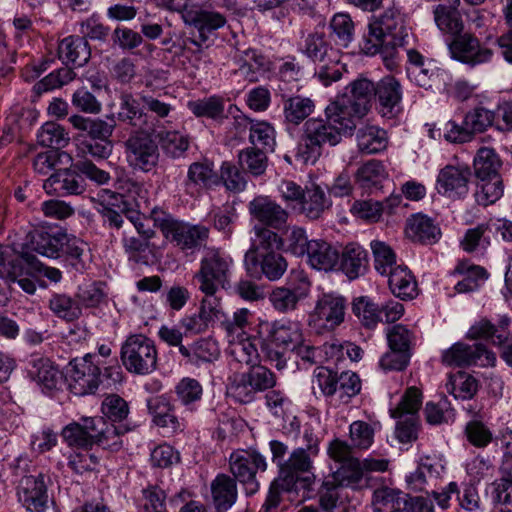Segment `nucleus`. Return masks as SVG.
I'll list each match as a JSON object with an SVG mask.
<instances>
[{
    "mask_svg": "<svg viewBox=\"0 0 512 512\" xmlns=\"http://www.w3.org/2000/svg\"><path fill=\"white\" fill-rule=\"evenodd\" d=\"M410 38V29L405 25L404 16L399 10L389 8L369 23L362 50L367 55L382 54L386 66L391 68L396 49L407 45Z\"/></svg>",
    "mask_w": 512,
    "mask_h": 512,
    "instance_id": "1",
    "label": "nucleus"
},
{
    "mask_svg": "<svg viewBox=\"0 0 512 512\" xmlns=\"http://www.w3.org/2000/svg\"><path fill=\"white\" fill-rule=\"evenodd\" d=\"M303 438L307 442L306 447L296 448L290 453L276 478V485H281L286 492L308 490L315 480L312 458L319 451L318 439L308 430L304 432Z\"/></svg>",
    "mask_w": 512,
    "mask_h": 512,
    "instance_id": "2",
    "label": "nucleus"
},
{
    "mask_svg": "<svg viewBox=\"0 0 512 512\" xmlns=\"http://www.w3.org/2000/svg\"><path fill=\"white\" fill-rule=\"evenodd\" d=\"M158 352L144 334L129 335L121 345L120 358L125 369L135 375H148L157 368Z\"/></svg>",
    "mask_w": 512,
    "mask_h": 512,
    "instance_id": "3",
    "label": "nucleus"
},
{
    "mask_svg": "<svg viewBox=\"0 0 512 512\" xmlns=\"http://www.w3.org/2000/svg\"><path fill=\"white\" fill-rule=\"evenodd\" d=\"M232 259L217 249H209L201 259L200 269L194 278L198 288L206 296L212 297L219 288L229 286Z\"/></svg>",
    "mask_w": 512,
    "mask_h": 512,
    "instance_id": "4",
    "label": "nucleus"
},
{
    "mask_svg": "<svg viewBox=\"0 0 512 512\" xmlns=\"http://www.w3.org/2000/svg\"><path fill=\"white\" fill-rule=\"evenodd\" d=\"M152 216L164 237L175 243L181 250L201 247L209 237V229L203 225L179 222L163 212L153 210Z\"/></svg>",
    "mask_w": 512,
    "mask_h": 512,
    "instance_id": "5",
    "label": "nucleus"
},
{
    "mask_svg": "<svg viewBox=\"0 0 512 512\" xmlns=\"http://www.w3.org/2000/svg\"><path fill=\"white\" fill-rule=\"evenodd\" d=\"M342 133L325 116V118H310L304 124L303 141L305 150L299 148L304 161H315L320 155L323 145L335 146L340 143Z\"/></svg>",
    "mask_w": 512,
    "mask_h": 512,
    "instance_id": "6",
    "label": "nucleus"
},
{
    "mask_svg": "<svg viewBox=\"0 0 512 512\" xmlns=\"http://www.w3.org/2000/svg\"><path fill=\"white\" fill-rule=\"evenodd\" d=\"M229 466L233 478L244 486L247 496H252L259 490L256 473L267 469L264 456L255 450H237L230 455Z\"/></svg>",
    "mask_w": 512,
    "mask_h": 512,
    "instance_id": "7",
    "label": "nucleus"
},
{
    "mask_svg": "<svg viewBox=\"0 0 512 512\" xmlns=\"http://www.w3.org/2000/svg\"><path fill=\"white\" fill-rule=\"evenodd\" d=\"M304 52L317 63L316 73L321 80L325 81L326 85L329 81L339 79L340 72L336 69L340 61L338 50L330 46L324 34L316 32L308 35L305 40Z\"/></svg>",
    "mask_w": 512,
    "mask_h": 512,
    "instance_id": "8",
    "label": "nucleus"
},
{
    "mask_svg": "<svg viewBox=\"0 0 512 512\" xmlns=\"http://www.w3.org/2000/svg\"><path fill=\"white\" fill-rule=\"evenodd\" d=\"M422 403V394L416 387L406 390L397 407L391 410V416L398 418L396 437L401 443H410L418 437L417 412Z\"/></svg>",
    "mask_w": 512,
    "mask_h": 512,
    "instance_id": "9",
    "label": "nucleus"
},
{
    "mask_svg": "<svg viewBox=\"0 0 512 512\" xmlns=\"http://www.w3.org/2000/svg\"><path fill=\"white\" fill-rule=\"evenodd\" d=\"M124 153L128 165L142 172L152 171L159 162L157 143L145 133H132L124 142Z\"/></svg>",
    "mask_w": 512,
    "mask_h": 512,
    "instance_id": "10",
    "label": "nucleus"
},
{
    "mask_svg": "<svg viewBox=\"0 0 512 512\" xmlns=\"http://www.w3.org/2000/svg\"><path fill=\"white\" fill-rule=\"evenodd\" d=\"M494 113L484 107H476L469 111L462 122L447 123L445 138L451 142L465 143L472 139L474 134L484 132L492 125Z\"/></svg>",
    "mask_w": 512,
    "mask_h": 512,
    "instance_id": "11",
    "label": "nucleus"
},
{
    "mask_svg": "<svg viewBox=\"0 0 512 512\" xmlns=\"http://www.w3.org/2000/svg\"><path fill=\"white\" fill-rule=\"evenodd\" d=\"M496 357L481 343L468 345L456 343L442 355V361L449 366L464 367L470 365L492 366Z\"/></svg>",
    "mask_w": 512,
    "mask_h": 512,
    "instance_id": "12",
    "label": "nucleus"
},
{
    "mask_svg": "<svg viewBox=\"0 0 512 512\" xmlns=\"http://www.w3.org/2000/svg\"><path fill=\"white\" fill-rule=\"evenodd\" d=\"M366 114L358 111L348 93L338 95L325 109V116L336 126L342 135H352L357 122Z\"/></svg>",
    "mask_w": 512,
    "mask_h": 512,
    "instance_id": "13",
    "label": "nucleus"
},
{
    "mask_svg": "<svg viewBox=\"0 0 512 512\" xmlns=\"http://www.w3.org/2000/svg\"><path fill=\"white\" fill-rule=\"evenodd\" d=\"M346 306L347 301L343 296L323 294L316 302L311 321L319 327L334 329L344 321Z\"/></svg>",
    "mask_w": 512,
    "mask_h": 512,
    "instance_id": "14",
    "label": "nucleus"
},
{
    "mask_svg": "<svg viewBox=\"0 0 512 512\" xmlns=\"http://www.w3.org/2000/svg\"><path fill=\"white\" fill-rule=\"evenodd\" d=\"M453 59L470 66L487 63L493 56V51L481 46L479 40L472 34H459L449 44Z\"/></svg>",
    "mask_w": 512,
    "mask_h": 512,
    "instance_id": "15",
    "label": "nucleus"
},
{
    "mask_svg": "<svg viewBox=\"0 0 512 512\" xmlns=\"http://www.w3.org/2000/svg\"><path fill=\"white\" fill-rule=\"evenodd\" d=\"M46 479L43 473L22 477L18 486L20 502L31 512H43L47 507L48 495Z\"/></svg>",
    "mask_w": 512,
    "mask_h": 512,
    "instance_id": "16",
    "label": "nucleus"
},
{
    "mask_svg": "<svg viewBox=\"0 0 512 512\" xmlns=\"http://www.w3.org/2000/svg\"><path fill=\"white\" fill-rule=\"evenodd\" d=\"M223 315L219 300L206 296L202 299L198 311L184 316L180 324L186 333L199 334L205 332L211 323L220 320Z\"/></svg>",
    "mask_w": 512,
    "mask_h": 512,
    "instance_id": "17",
    "label": "nucleus"
},
{
    "mask_svg": "<svg viewBox=\"0 0 512 512\" xmlns=\"http://www.w3.org/2000/svg\"><path fill=\"white\" fill-rule=\"evenodd\" d=\"M509 325L510 318L507 316H502L497 326L489 320L482 319L469 329L468 336L472 339L484 338L499 346L502 350V357L508 363L505 352L512 347V337L506 330Z\"/></svg>",
    "mask_w": 512,
    "mask_h": 512,
    "instance_id": "18",
    "label": "nucleus"
},
{
    "mask_svg": "<svg viewBox=\"0 0 512 512\" xmlns=\"http://www.w3.org/2000/svg\"><path fill=\"white\" fill-rule=\"evenodd\" d=\"M471 172L467 167L447 165L438 174L436 189L449 198H461L468 193Z\"/></svg>",
    "mask_w": 512,
    "mask_h": 512,
    "instance_id": "19",
    "label": "nucleus"
},
{
    "mask_svg": "<svg viewBox=\"0 0 512 512\" xmlns=\"http://www.w3.org/2000/svg\"><path fill=\"white\" fill-rule=\"evenodd\" d=\"M67 232L62 229L36 228L27 235V246L47 258L57 259Z\"/></svg>",
    "mask_w": 512,
    "mask_h": 512,
    "instance_id": "20",
    "label": "nucleus"
},
{
    "mask_svg": "<svg viewBox=\"0 0 512 512\" xmlns=\"http://www.w3.org/2000/svg\"><path fill=\"white\" fill-rule=\"evenodd\" d=\"M444 466L434 457L424 456L420 458L417 469L410 473L406 482L413 491L429 493V489L436 486Z\"/></svg>",
    "mask_w": 512,
    "mask_h": 512,
    "instance_id": "21",
    "label": "nucleus"
},
{
    "mask_svg": "<svg viewBox=\"0 0 512 512\" xmlns=\"http://www.w3.org/2000/svg\"><path fill=\"white\" fill-rule=\"evenodd\" d=\"M303 336L299 322L281 319L268 325L267 339L283 350L295 349L302 343Z\"/></svg>",
    "mask_w": 512,
    "mask_h": 512,
    "instance_id": "22",
    "label": "nucleus"
},
{
    "mask_svg": "<svg viewBox=\"0 0 512 512\" xmlns=\"http://www.w3.org/2000/svg\"><path fill=\"white\" fill-rule=\"evenodd\" d=\"M250 214L259 222L274 229L282 228L288 212L267 196H258L249 203Z\"/></svg>",
    "mask_w": 512,
    "mask_h": 512,
    "instance_id": "23",
    "label": "nucleus"
},
{
    "mask_svg": "<svg viewBox=\"0 0 512 512\" xmlns=\"http://www.w3.org/2000/svg\"><path fill=\"white\" fill-rule=\"evenodd\" d=\"M66 267L76 272H83L90 262L87 244L74 235L66 234L59 256Z\"/></svg>",
    "mask_w": 512,
    "mask_h": 512,
    "instance_id": "24",
    "label": "nucleus"
},
{
    "mask_svg": "<svg viewBox=\"0 0 512 512\" xmlns=\"http://www.w3.org/2000/svg\"><path fill=\"white\" fill-rule=\"evenodd\" d=\"M97 417H83L79 422H73L62 430V437L71 447L90 448L95 444Z\"/></svg>",
    "mask_w": 512,
    "mask_h": 512,
    "instance_id": "25",
    "label": "nucleus"
},
{
    "mask_svg": "<svg viewBox=\"0 0 512 512\" xmlns=\"http://www.w3.org/2000/svg\"><path fill=\"white\" fill-rule=\"evenodd\" d=\"M375 98L378 100L379 109L383 116H392L400 110L402 100V87L393 76L383 77L376 84Z\"/></svg>",
    "mask_w": 512,
    "mask_h": 512,
    "instance_id": "26",
    "label": "nucleus"
},
{
    "mask_svg": "<svg viewBox=\"0 0 512 512\" xmlns=\"http://www.w3.org/2000/svg\"><path fill=\"white\" fill-rule=\"evenodd\" d=\"M235 123L249 130V142L251 147L262 149L265 152H272L276 145L275 129L265 121L250 120L245 116L235 118Z\"/></svg>",
    "mask_w": 512,
    "mask_h": 512,
    "instance_id": "27",
    "label": "nucleus"
},
{
    "mask_svg": "<svg viewBox=\"0 0 512 512\" xmlns=\"http://www.w3.org/2000/svg\"><path fill=\"white\" fill-rule=\"evenodd\" d=\"M255 266L251 261L245 260L247 271L255 277L265 276L270 281L280 279L287 270V261L280 252L266 253L255 257Z\"/></svg>",
    "mask_w": 512,
    "mask_h": 512,
    "instance_id": "28",
    "label": "nucleus"
},
{
    "mask_svg": "<svg viewBox=\"0 0 512 512\" xmlns=\"http://www.w3.org/2000/svg\"><path fill=\"white\" fill-rule=\"evenodd\" d=\"M183 20L186 24L194 26L199 31L201 42L208 39L209 33L225 25V17L214 11H207L196 7H191L183 13Z\"/></svg>",
    "mask_w": 512,
    "mask_h": 512,
    "instance_id": "29",
    "label": "nucleus"
},
{
    "mask_svg": "<svg viewBox=\"0 0 512 512\" xmlns=\"http://www.w3.org/2000/svg\"><path fill=\"white\" fill-rule=\"evenodd\" d=\"M211 495L217 512L228 511L237 501L238 490L236 480L227 474H218L211 485Z\"/></svg>",
    "mask_w": 512,
    "mask_h": 512,
    "instance_id": "30",
    "label": "nucleus"
},
{
    "mask_svg": "<svg viewBox=\"0 0 512 512\" xmlns=\"http://www.w3.org/2000/svg\"><path fill=\"white\" fill-rule=\"evenodd\" d=\"M306 256L308 263L314 269L330 271L338 264L340 251L325 240L314 239L310 240Z\"/></svg>",
    "mask_w": 512,
    "mask_h": 512,
    "instance_id": "31",
    "label": "nucleus"
},
{
    "mask_svg": "<svg viewBox=\"0 0 512 512\" xmlns=\"http://www.w3.org/2000/svg\"><path fill=\"white\" fill-rule=\"evenodd\" d=\"M58 56L64 64L84 66L90 59L91 50L87 40L80 36H68L58 45Z\"/></svg>",
    "mask_w": 512,
    "mask_h": 512,
    "instance_id": "32",
    "label": "nucleus"
},
{
    "mask_svg": "<svg viewBox=\"0 0 512 512\" xmlns=\"http://www.w3.org/2000/svg\"><path fill=\"white\" fill-rule=\"evenodd\" d=\"M309 293V283L306 285L289 288L286 286L275 287L269 294V302L279 313H290L297 309L300 301Z\"/></svg>",
    "mask_w": 512,
    "mask_h": 512,
    "instance_id": "33",
    "label": "nucleus"
},
{
    "mask_svg": "<svg viewBox=\"0 0 512 512\" xmlns=\"http://www.w3.org/2000/svg\"><path fill=\"white\" fill-rule=\"evenodd\" d=\"M255 238L252 240L250 249L245 254V260L251 261L255 266V257L260 255L279 252L283 246V239L271 229L264 226L254 227Z\"/></svg>",
    "mask_w": 512,
    "mask_h": 512,
    "instance_id": "34",
    "label": "nucleus"
},
{
    "mask_svg": "<svg viewBox=\"0 0 512 512\" xmlns=\"http://www.w3.org/2000/svg\"><path fill=\"white\" fill-rule=\"evenodd\" d=\"M460 0H448L434 8V20L437 27L445 34L456 37L464 30V22L457 7Z\"/></svg>",
    "mask_w": 512,
    "mask_h": 512,
    "instance_id": "35",
    "label": "nucleus"
},
{
    "mask_svg": "<svg viewBox=\"0 0 512 512\" xmlns=\"http://www.w3.org/2000/svg\"><path fill=\"white\" fill-rule=\"evenodd\" d=\"M408 494L394 488L381 487L373 492L374 512H407Z\"/></svg>",
    "mask_w": 512,
    "mask_h": 512,
    "instance_id": "36",
    "label": "nucleus"
},
{
    "mask_svg": "<svg viewBox=\"0 0 512 512\" xmlns=\"http://www.w3.org/2000/svg\"><path fill=\"white\" fill-rule=\"evenodd\" d=\"M70 365V377L79 386V394L94 393L100 383V369L86 359Z\"/></svg>",
    "mask_w": 512,
    "mask_h": 512,
    "instance_id": "37",
    "label": "nucleus"
},
{
    "mask_svg": "<svg viewBox=\"0 0 512 512\" xmlns=\"http://www.w3.org/2000/svg\"><path fill=\"white\" fill-rule=\"evenodd\" d=\"M180 354L186 363L199 365L204 362H212L219 357L220 350L215 340L202 338L194 342L190 347L181 346Z\"/></svg>",
    "mask_w": 512,
    "mask_h": 512,
    "instance_id": "38",
    "label": "nucleus"
},
{
    "mask_svg": "<svg viewBox=\"0 0 512 512\" xmlns=\"http://www.w3.org/2000/svg\"><path fill=\"white\" fill-rule=\"evenodd\" d=\"M260 343L261 341L255 337L230 339L228 353L235 362L251 367L254 364L260 363L258 351Z\"/></svg>",
    "mask_w": 512,
    "mask_h": 512,
    "instance_id": "39",
    "label": "nucleus"
},
{
    "mask_svg": "<svg viewBox=\"0 0 512 512\" xmlns=\"http://www.w3.org/2000/svg\"><path fill=\"white\" fill-rule=\"evenodd\" d=\"M388 283L391 292L402 300L413 299L417 295V282L406 266L398 265L390 271Z\"/></svg>",
    "mask_w": 512,
    "mask_h": 512,
    "instance_id": "40",
    "label": "nucleus"
},
{
    "mask_svg": "<svg viewBox=\"0 0 512 512\" xmlns=\"http://www.w3.org/2000/svg\"><path fill=\"white\" fill-rule=\"evenodd\" d=\"M367 252L359 245L348 244L341 253V270L350 279L363 275L367 268Z\"/></svg>",
    "mask_w": 512,
    "mask_h": 512,
    "instance_id": "41",
    "label": "nucleus"
},
{
    "mask_svg": "<svg viewBox=\"0 0 512 512\" xmlns=\"http://www.w3.org/2000/svg\"><path fill=\"white\" fill-rule=\"evenodd\" d=\"M284 118L288 123L299 125L315 109L314 101L309 97L282 95Z\"/></svg>",
    "mask_w": 512,
    "mask_h": 512,
    "instance_id": "42",
    "label": "nucleus"
},
{
    "mask_svg": "<svg viewBox=\"0 0 512 512\" xmlns=\"http://www.w3.org/2000/svg\"><path fill=\"white\" fill-rule=\"evenodd\" d=\"M117 119L138 129H144L148 124V115L130 93H123L120 96Z\"/></svg>",
    "mask_w": 512,
    "mask_h": 512,
    "instance_id": "43",
    "label": "nucleus"
},
{
    "mask_svg": "<svg viewBox=\"0 0 512 512\" xmlns=\"http://www.w3.org/2000/svg\"><path fill=\"white\" fill-rule=\"evenodd\" d=\"M70 124L77 130L87 132L91 140H107L113 134L115 124L100 118H87L79 114L69 117Z\"/></svg>",
    "mask_w": 512,
    "mask_h": 512,
    "instance_id": "44",
    "label": "nucleus"
},
{
    "mask_svg": "<svg viewBox=\"0 0 512 512\" xmlns=\"http://www.w3.org/2000/svg\"><path fill=\"white\" fill-rule=\"evenodd\" d=\"M406 235L415 242L430 244L437 240L440 230L432 220L423 215H414L407 220Z\"/></svg>",
    "mask_w": 512,
    "mask_h": 512,
    "instance_id": "45",
    "label": "nucleus"
},
{
    "mask_svg": "<svg viewBox=\"0 0 512 512\" xmlns=\"http://www.w3.org/2000/svg\"><path fill=\"white\" fill-rule=\"evenodd\" d=\"M330 206L331 201L325 192L319 186H314L305 190V194L299 204V209L307 218L316 220Z\"/></svg>",
    "mask_w": 512,
    "mask_h": 512,
    "instance_id": "46",
    "label": "nucleus"
},
{
    "mask_svg": "<svg viewBox=\"0 0 512 512\" xmlns=\"http://www.w3.org/2000/svg\"><path fill=\"white\" fill-rule=\"evenodd\" d=\"M241 60L243 63L239 67V72L250 83L259 81L260 77L270 70V61L256 50H245Z\"/></svg>",
    "mask_w": 512,
    "mask_h": 512,
    "instance_id": "47",
    "label": "nucleus"
},
{
    "mask_svg": "<svg viewBox=\"0 0 512 512\" xmlns=\"http://www.w3.org/2000/svg\"><path fill=\"white\" fill-rule=\"evenodd\" d=\"M501 166L502 161L493 148L481 147L478 149L474 158V171L478 179L500 176Z\"/></svg>",
    "mask_w": 512,
    "mask_h": 512,
    "instance_id": "48",
    "label": "nucleus"
},
{
    "mask_svg": "<svg viewBox=\"0 0 512 512\" xmlns=\"http://www.w3.org/2000/svg\"><path fill=\"white\" fill-rule=\"evenodd\" d=\"M187 106L197 117H207L220 122L226 118L224 99L221 96L213 95L189 101Z\"/></svg>",
    "mask_w": 512,
    "mask_h": 512,
    "instance_id": "49",
    "label": "nucleus"
},
{
    "mask_svg": "<svg viewBox=\"0 0 512 512\" xmlns=\"http://www.w3.org/2000/svg\"><path fill=\"white\" fill-rule=\"evenodd\" d=\"M346 92L358 111L366 114L370 108L371 99L375 97L376 85L366 78H358L349 84Z\"/></svg>",
    "mask_w": 512,
    "mask_h": 512,
    "instance_id": "50",
    "label": "nucleus"
},
{
    "mask_svg": "<svg viewBox=\"0 0 512 512\" xmlns=\"http://www.w3.org/2000/svg\"><path fill=\"white\" fill-rule=\"evenodd\" d=\"M148 409L153 417V422L160 427L176 430L179 427L177 417L173 413L170 402L163 396L153 397L148 400Z\"/></svg>",
    "mask_w": 512,
    "mask_h": 512,
    "instance_id": "51",
    "label": "nucleus"
},
{
    "mask_svg": "<svg viewBox=\"0 0 512 512\" xmlns=\"http://www.w3.org/2000/svg\"><path fill=\"white\" fill-rule=\"evenodd\" d=\"M454 272L464 276V278L455 285V290L458 293L475 291L488 276L483 267L469 265L466 262L459 263Z\"/></svg>",
    "mask_w": 512,
    "mask_h": 512,
    "instance_id": "52",
    "label": "nucleus"
},
{
    "mask_svg": "<svg viewBox=\"0 0 512 512\" xmlns=\"http://www.w3.org/2000/svg\"><path fill=\"white\" fill-rule=\"evenodd\" d=\"M48 307L56 317L68 322L78 319L81 315L78 302L65 293H53L49 299Z\"/></svg>",
    "mask_w": 512,
    "mask_h": 512,
    "instance_id": "53",
    "label": "nucleus"
},
{
    "mask_svg": "<svg viewBox=\"0 0 512 512\" xmlns=\"http://www.w3.org/2000/svg\"><path fill=\"white\" fill-rule=\"evenodd\" d=\"M357 144L361 152L374 154L384 150L387 146L385 131L375 126H365L357 133Z\"/></svg>",
    "mask_w": 512,
    "mask_h": 512,
    "instance_id": "54",
    "label": "nucleus"
},
{
    "mask_svg": "<svg viewBox=\"0 0 512 512\" xmlns=\"http://www.w3.org/2000/svg\"><path fill=\"white\" fill-rule=\"evenodd\" d=\"M238 163L242 170L253 176H260L268 165L267 152L256 147L244 148L238 153Z\"/></svg>",
    "mask_w": 512,
    "mask_h": 512,
    "instance_id": "55",
    "label": "nucleus"
},
{
    "mask_svg": "<svg viewBox=\"0 0 512 512\" xmlns=\"http://www.w3.org/2000/svg\"><path fill=\"white\" fill-rule=\"evenodd\" d=\"M37 140L38 143L44 147L60 149L68 145L70 137L63 126L56 122L49 121L40 128L37 134Z\"/></svg>",
    "mask_w": 512,
    "mask_h": 512,
    "instance_id": "56",
    "label": "nucleus"
},
{
    "mask_svg": "<svg viewBox=\"0 0 512 512\" xmlns=\"http://www.w3.org/2000/svg\"><path fill=\"white\" fill-rule=\"evenodd\" d=\"M157 138L165 154L172 158L183 156L190 145V138L179 131H162Z\"/></svg>",
    "mask_w": 512,
    "mask_h": 512,
    "instance_id": "57",
    "label": "nucleus"
},
{
    "mask_svg": "<svg viewBox=\"0 0 512 512\" xmlns=\"http://www.w3.org/2000/svg\"><path fill=\"white\" fill-rule=\"evenodd\" d=\"M96 426L95 444L111 450H118L122 446L121 435L124 430L121 427L107 423L102 417H97Z\"/></svg>",
    "mask_w": 512,
    "mask_h": 512,
    "instance_id": "58",
    "label": "nucleus"
},
{
    "mask_svg": "<svg viewBox=\"0 0 512 512\" xmlns=\"http://www.w3.org/2000/svg\"><path fill=\"white\" fill-rule=\"evenodd\" d=\"M352 312L359 319L361 324L369 329L375 328L382 320L379 307L366 296L354 299Z\"/></svg>",
    "mask_w": 512,
    "mask_h": 512,
    "instance_id": "59",
    "label": "nucleus"
},
{
    "mask_svg": "<svg viewBox=\"0 0 512 512\" xmlns=\"http://www.w3.org/2000/svg\"><path fill=\"white\" fill-rule=\"evenodd\" d=\"M475 199L479 205L488 206L495 203L503 195L504 187L501 176L479 179Z\"/></svg>",
    "mask_w": 512,
    "mask_h": 512,
    "instance_id": "60",
    "label": "nucleus"
},
{
    "mask_svg": "<svg viewBox=\"0 0 512 512\" xmlns=\"http://www.w3.org/2000/svg\"><path fill=\"white\" fill-rule=\"evenodd\" d=\"M487 232L488 225L484 223L469 228L460 241V247L467 253L486 250L490 246V238Z\"/></svg>",
    "mask_w": 512,
    "mask_h": 512,
    "instance_id": "61",
    "label": "nucleus"
},
{
    "mask_svg": "<svg viewBox=\"0 0 512 512\" xmlns=\"http://www.w3.org/2000/svg\"><path fill=\"white\" fill-rule=\"evenodd\" d=\"M447 392L454 395L455 398L463 400L471 399L478 390L477 380L464 373L459 372L451 377L449 383L446 384Z\"/></svg>",
    "mask_w": 512,
    "mask_h": 512,
    "instance_id": "62",
    "label": "nucleus"
},
{
    "mask_svg": "<svg viewBox=\"0 0 512 512\" xmlns=\"http://www.w3.org/2000/svg\"><path fill=\"white\" fill-rule=\"evenodd\" d=\"M229 380L227 394L230 397L242 404H247L254 400L257 393L244 373L234 374Z\"/></svg>",
    "mask_w": 512,
    "mask_h": 512,
    "instance_id": "63",
    "label": "nucleus"
},
{
    "mask_svg": "<svg viewBox=\"0 0 512 512\" xmlns=\"http://www.w3.org/2000/svg\"><path fill=\"white\" fill-rule=\"evenodd\" d=\"M407 73L412 82L425 90L433 89L440 82L439 69L432 62H428L419 68L408 67Z\"/></svg>",
    "mask_w": 512,
    "mask_h": 512,
    "instance_id": "64",
    "label": "nucleus"
}]
</instances>
